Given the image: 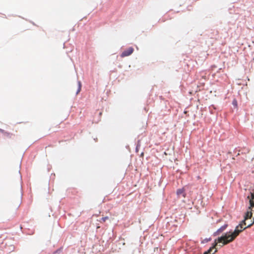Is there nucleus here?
<instances>
[{
  "instance_id": "obj_12",
  "label": "nucleus",
  "mask_w": 254,
  "mask_h": 254,
  "mask_svg": "<svg viewBox=\"0 0 254 254\" xmlns=\"http://www.w3.org/2000/svg\"><path fill=\"white\" fill-rule=\"evenodd\" d=\"M236 103H237V102H236V100H234V101H233V104H234V105L236 104Z\"/></svg>"
},
{
  "instance_id": "obj_1",
  "label": "nucleus",
  "mask_w": 254,
  "mask_h": 254,
  "mask_svg": "<svg viewBox=\"0 0 254 254\" xmlns=\"http://www.w3.org/2000/svg\"><path fill=\"white\" fill-rule=\"evenodd\" d=\"M253 223L248 225L247 227H244L243 224H239L235 228L234 232H229L226 233L224 235L218 237V242H222L223 245H226L229 243L233 242L240 233L243 232L247 228L250 227L252 226Z\"/></svg>"
},
{
  "instance_id": "obj_13",
  "label": "nucleus",
  "mask_w": 254,
  "mask_h": 254,
  "mask_svg": "<svg viewBox=\"0 0 254 254\" xmlns=\"http://www.w3.org/2000/svg\"><path fill=\"white\" fill-rule=\"evenodd\" d=\"M253 223V224L254 223V222H253V223Z\"/></svg>"
},
{
  "instance_id": "obj_9",
  "label": "nucleus",
  "mask_w": 254,
  "mask_h": 254,
  "mask_svg": "<svg viewBox=\"0 0 254 254\" xmlns=\"http://www.w3.org/2000/svg\"><path fill=\"white\" fill-rule=\"evenodd\" d=\"M81 88V83L80 81H79L78 82V90L76 93L77 94L80 91Z\"/></svg>"
},
{
  "instance_id": "obj_3",
  "label": "nucleus",
  "mask_w": 254,
  "mask_h": 254,
  "mask_svg": "<svg viewBox=\"0 0 254 254\" xmlns=\"http://www.w3.org/2000/svg\"><path fill=\"white\" fill-rule=\"evenodd\" d=\"M133 48L132 47H130L128 48L127 50L124 51L121 55L122 57H127L130 55L133 52Z\"/></svg>"
},
{
  "instance_id": "obj_8",
  "label": "nucleus",
  "mask_w": 254,
  "mask_h": 254,
  "mask_svg": "<svg viewBox=\"0 0 254 254\" xmlns=\"http://www.w3.org/2000/svg\"><path fill=\"white\" fill-rule=\"evenodd\" d=\"M252 211L253 210H252V209L250 210L249 209H248V210L245 216V220H247L249 218H251V217L252 216Z\"/></svg>"
},
{
  "instance_id": "obj_4",
  "label": "nucleus",
  "mask_w": 254,
  "mask_h": 254,
  "mask_svg": "<svg viewBox=\"0 0 254 254\" xmlns=\"http://www.w3.org/2000/svg\"><path fill=\"white\" fill-rule=\"evenodd\" d=\"M228 227V224H225L218 229L214 234L215 236H217L222 233Z\"/></svg>"
},
{
  "instance_id": "obj_7",
  "label": "nucleus",
  "mask_w": 254,
  "mask_h": 254,
  "mask_svg": "<svg viewBox=\"0 0 254 254\" xmlns=\"http://www.w3.org/2000/svg\"><path fill=\"white\" fill-rule=\"evenodd\" d=\"M177 194L178 197H180L182 195L184 197H185V193L184 189H180L177 190Z\"/></svg>"
},
{
  "instance_id": "obj_5",
  "label": "nucleus",
  "mask_w": 254,
  "mask_h": 254,
  "mask_svg": "<svg viewBox=\"0 0 254 254\" xmlns=\"http://www.w3.org/2000/svg\"><path fill=\"white\" fill-rule=\"evenodd\" d=\"M0 132L3 134L4 137L8 138H11L12 137V136L13 135L12 133L7 132L1 128H0Z\"/></svg>"
},
{
  "instance_id": "obj_10",
  "label": "nucleus",
  "mask_w": 254,
  "mask_h": 254,
  "mask_svg": "<svg viewBox=\"0 0 254 254\" xmlns=\"http://www.w3.org/2000/svg\"><path fill=\"white\" fill-rule=\"evenodd\" d=\"M109 219V217L108 216H106V217H102V219H101V220L100 221V222H105L107 220H108Z\"/></svg>"
},
{
  "instance_id": "obj_2",
  "label": "nucleus",
  "mask_w": 254,
  "mask_h": 254,
  "mask_svg": "<svg viewBox=\"0 0 254 254\" xmlns=\"http://www.w3.org/2000/svg\"><path fill=\"white\" fill-rule=\"evenodd\" d=\"M218 243H222V242H218V238L217 239L215 240L213 246L211 248H210L209 249L207 252H205V253H204L203 254H211V253L213 249H215V251L213 253H214V254L215 253H216L217 252V248H216V247L218 246ZM224 245H218V246H220V247H222Z\"/></svg>"
},
{
  "instance_id": "obj_11",
  "label": "nucleus",
  "mask_w": 254,
  "mask_h": 254,
  "mask_svg": "<svg viewBox=\"0 0 254 254\" xmlns=\"http://www.w3.org/2000/svg\"><path fill=\"white\" fill-rule=\"evenodd\" d=\"M246 220H245V219H244V220H243V221L241 222V223H240V224H243V226H244V227H246L245 226H246Z\"/></svg>"
},
{
  "instance_id": "obj_14",
  "label": "nucleus",
  "mask_w": 254,
  "mask_h": 254,
  "mask_svg": "<svg viewBox=\"0 0 254 254\" xmlns=\"http://www.w3.org/2000/svg\"><path fill=\"white\" fill-rule=\"evenodd\" d=\"M212 254H214V253H212Z\"/></svg>"
},
{
  "instance_id": "obj_6",
  "label": "nucleus",
  "mask_w": 254,
  "mask_h": 254,
  "mask_svg": "<svg viewBox=\"0 0 254 254\" xmlns=\"http://www.w3.org/2000/svg\"><path fill=\"white\" fill-rule=\"evenodd\" d=\"M249 202L250 206L249 207V209L253 210V209L254 208V193L251 194V198H250Z\"/></svg>"
}]
</instances>
